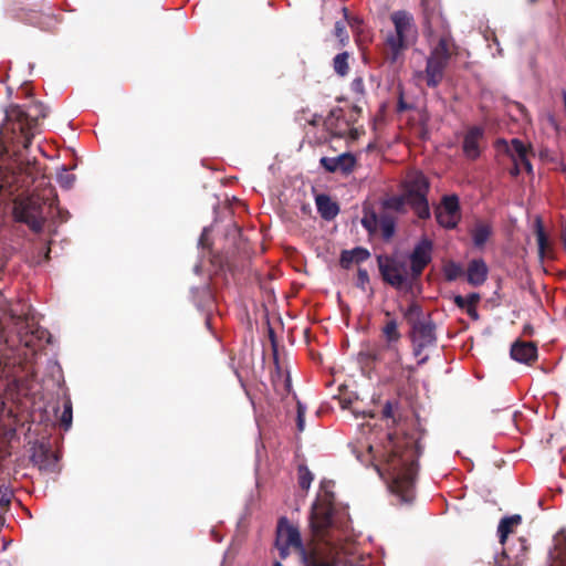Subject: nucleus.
<instances>
[{"instance_id":"1","label":"nucleus","mask_w":566,"mask_h":566,"mask_svg":"<svg viewBox=\"0 0 566 566\" xmlns=\"http://www.w3.org/2000/svg\"><path fill=\"white\" fill-rule=\"evenodd\" d=\"M45 336V331L38 327L30 315V307L18 302L8 305L0 294V387L7 384L10 377L18 378V366L23 359H29V353L34 354L38 342Z\"/></svg>"},{"instance_id":"2","label":"nucleus","mask_w":566,"mask_h":566,"mask_svg":"<svg viewBox=\"0 0 566 566\" xmlns=\"http://www.w3.org/2000/svg\"><path fill=\"white\" fill-rule=\"evenodd\" d=\"M332 499L326 495L324 500L313 504L311 513V528L317 541L315 547L303 557L306 566H336L342 556L355 553L354 543L346 539V534L333 518Z\"/></svg>"},{"instance_id":"3","label":"nucleus","mask_w":566,"mask_h":566,"mask_svg":"<svg viewBox=\"0 0 566 566\" xmlns=\"http://www.w3.org/2000/svg\"><path fill=\"white\" fill-rule=\"evenodd\" d=\"M386 458L384 470L391 479L390 490L402 502L413 499L415 478L417 474V459L419 447L411 439H392L389 437L385 447Z\"/></svg>"},{"instance_id":"4","label":"nucleus","mask_w":566,"mask_h":566,"mask_svg":"<svg viewBox=\"0 0 566 566\" xmlns=\"http://www.w3.org/2000/svg\"><path fill=\"white\" fill-rule=\"evenodd\" d=\"M428 189L429 184L427 178L419 171H411L405 178L403 193L387 199L385 207L399 211L408 203L420 219H427L430 216L427 200Z\"/></svg>"},{"instance_id":"5","label":"nucleus","mask_w":566,"mask_h":566,"mask_svg":"<svg viewBox=\"0 0 566 566\" xmlns=\"http://www.w3.org/2000/svg\"><path fill=\"white\" fill-rule=\"evenodd\" d=\"M46 116V108L40 102H30L23 106H11L6 112V119L11 124L12 132L19 130L21 143L28 148L32 137L39 132V120Z\"/></svg>"},{"instance_id":"6","label":"nucleus","mask_w":566,"mask_h":566,"mask_svg":"<svg viewBox=\"0 0 566 566\" xmlns=\"http://www.w3.org/2000/svg\"><path fill=\"white\" fill-rule=\"evenodd\" d=\"M52 189H44L43 193H32L22 198L20 195L14 199V218L27 223L33 231L39 232L46 218V209L53 205Z\"/></svg>"},{"instance_id":"7","label":"nucleus","mask_w":566,"mask_h":566,"mask_svg":"<svg viewBox=\"0 0 566 566\" xmlns=\"http://www.w3.org/2000/svg\"><path fill=\"white\" fill-rule=\"evenodd\" d=\"M390 19L395 31L387 35L386 43L390 50L389 60L396 63L403 51L416 42L418 30L412 15L407 11H395Z\"/></svg>"},{"instance_id":"8","label":"nucleus","mask_w":566,"mask_h":566,"mask_svg":"<svg viewBox=\"0 0 566 566\" xmlns=\"http://www.w3.org/2000/svg\"><path fill=\"white\" fill-rule=\"evenodd\" d=\"M450 59V44L447 38L439 40L438 44L431 50L424 72H419L418 76L424 75L427 85L436 87L443 78L444 69Z\"/></svg>"},{"instance_id":"9","label":"nucleus","mask_w":566,"mask_h":566,"mask_svg":"<svg viewBox=\"0 0 566 566\" xmlns=\"http://www.w3.org/2000/svg\"><path fill=\"white\" fill-rule=\"evenodd\" d=\"M38 169L33 165L21 168L19 172L4 170L0 172V201H6L20 189H28L35 180Z\"/></svg>"},{"instance_id":"10","label":"nucleus","mask_w":566,"mask_h":566,"mask_svg":"<svg viewBox=\"0 0 566 566\" xmlns=\"http://www.w3.org/2000/svg\"><path fill=\"white\" fill-rule=\"evenodd\" d=\"M276 546L281 556L284 558L289 554L290 548H295L302 556L306 555L298 530L290 525L285 520L281 521L277 527Z\"/></svg>"},{"instance_id":"11","label":"nucleus","mask_w":566,"mask_h":566,"mask_svg":"<svg viewBox=\"0 0 566 566\" xmlns=\"http://www.w3.org/2000/svg\"><path fill=\"white\" fill-rule=\"evenodd\" d=\"M436 219L438 223L446 229H453L461 219L459 199L457 196L443 197L441 203L436 209Z\"/></svg>"},{"instance_id":"12","label":"nucleus","mask_w":566,"mask_h":566,"mask_svg":"<svg viewBox=\"0 0 566 566\" xmlns=\"http://www.w3.org/2000/svg\"><path fill=\"white\" fill-rule=\"evenodd\" d=\"M509 156L511 157L514 167L511 171L512 175H518L522 170L531 174L533 171L532 164L528 160V147L520 139H512L511 143L505 140L500 142Z\"/></svg>"},{"instance_id":"13","label":"nucleus","mask_w":566,"mask_h":566,"mask_svg":"<svg viewBox=\"0 0 566 566\" xmlns=\"http://www.w3.org/2000/svg\"><path fill=\"white\" fill-rule=\"evenodd\" d=\"M379 269L386 282L401 289L407 283V269L402 263L391 259H379Z\"/></svg>"},{"instance_id":"14","label":"nucleus","mask_w":566,"mask_h":566,"mask_svg":"<svg viewBox=\"0 0 566 566\" xmlns=\"http://www.w3.org/2000/svg\"><path fill=\"white\" fill-rule=\"evenodd\" d=\"M411 333V338L413 343V354L415 356H420L422 349L426 347L432 346L436 342L434 335V326L428 319L421 324L415 325Z\"/></svg>"},{"instance_id":"15","label":"nucleus","mask_w":566,"mask_h":566,"mask_svg":"<svg viewBox=\"0 0 566 566\" xmlns=\"http://www.w3.org/2000/svg\"><path fill=\"white\" fill-rule=\"evenodd\" d=\"M432 243L422 239L413 249L410 255L411 271L415 276L421 274L427 264L431 261Z\"/></svg>"},{"instance_id":"16","label":"nucleus","mask_w":566,"mask_h":566,"mask_svg":"<svg viewBox=\"0 0 566 566\" xmlns=\"http://www.w3.org/2000/svg\"><path fill=\"white\" fill-rule=\"evenodd\" d=\"M527 545L524 538H518L516 547L509 546L497 559L500 566H524Z\"/></svg>"},{"instance_id":"17","label":"nucleus","mask_w":566,"mask_h":566,"mask_svg":"<svg viewBox=\"0 0 566 566\" xmlns=\"http://www.w3.org/2000/svg\"><path fill=\"white\" fill-rule=\"evenodd\" d=\"M321 165L329 172L342 171L349 174L355 166V157L349 153L340 154L336 157H322Z\"/></svg>"},{"instance_id":"18","label":"nucleus","mask_w":566,"mask_h":566,"mask_svg":"<svg viewBox=\"0 0 566 566\" xmlns=\"http://www.w3.org/2000/svg\"><path fill=\"white\" fill-rule=\"evenodd\" d=\"M482 129L478 127L471 128L463 140V151L469 159H475L480 155V139L482 137Z\"/></svg>"},{"instance_id":"19","label":"nucleus","mask_w":566,"mask_h":566,"mask_svg":"<svg viewBox=\"0 0 566 566\" xmlns=\"http://www.w3.org/2000/svg\"><path fill=\"white\" fill-rule=\"evenodd\" d=\"M488 277V266L482 260H473L470 262L467 272L468 282L478 286L483 284Z\"/></svg>"},{"instance_id":"20","label":"nucleus","mask_w":566,"mask_h":566,"mask_svg":"<svg viewBox=\"0 0 566 566\" xmlns=\"http://www.w3.org/2000/svg\"><path fill=\"white\" fill-rule=\"evenodd\" d=\"M537 349L532 343H515L511 348L514 360L528 364L536 358Z\"/></svg>"},{"instance_id":"21","label":"nucleus","mask_w":566,"mask_h":566,"mask_svg":"<svg viewBox=\"0 0 566 566\" xmlns=\"http://www.w3.org/2000/svg\"><path fill=\"white\" fill-rule=\"evenodd\" d=\"M32 461L42 471L53 472L56 465V457L48 449L40 447L32 454Z\"/></svg>"},{"instance_id":"22","label":"nucleus","mask_w":566,"mask_h":566,"mask_svg":"<svg viewBox=\"0 0 566 566\" xmlns=\"http://www.w3.org/2000/svg\"><path fill=\"white\" fill-rule=\"evenodd\" d=\"M522 523V516L514 514L511 516L503 517L497 526L499 539L502 545L505 544L510 534H512L520 524Z\"/></svg>"},{"instance_id":"23","label":"nucleus","mask_w":566,"mask_h":566,"mask_svg":"<svg viewBox=\"0 0 566 566\" xmlns=\"http://www.w3.org/2000/svg\"><path fill=\"white\" fill-rule=\"evenodd\" d=\"M316 206L321 216L326 220L333 219L338 213V206L328 196H317Z\"/></svg>"},{"instance_id":"24","label":"nucleus","mask_w":566,"mask_h":566,"mask_svg":"<svg viewBox=\"0 0 566 566\" xmlns=\"http://www.w3.org/2000/svg\"><path fill=\"white\" fill-rule=\"evenodd\" d=\"M471 234L474 245L482 247L488 241L491 234V228L489 224L484 222H479L473 228Z\"/></svg>"},{"instance_id":"25","label":"nucleus","mask_w":566,"mask_h":566,"mask_svg":"<svg viewBox=\"0 0 566 566\" xmlns=\"http://www.w3.org/2000/svg\"><path fill=\"white\" fill-rule=\"evenodd\" d=\"M369 258V252L366 249L356 248L352 251H344L342 253L340 262L344 266L348 263L356 261L361 262Z\"/></svg>"},{"instance_id":"26","label":"nucleus","mask_w":566,"mask_h":566,"mask_svg":"<svg viewBox=\"0 0 566 566\" xmlns=\"http://www.w3.org/2000/svg\"><path fill=\"white\" fill-rule=\"evenodd\" d=\"M403 316L408 324L411 325V327L427 321L422 318L421 307L416 303H412L407 307V310L403 313Z\"/></svg>"},{"instance_id":"27","label":"nucleus","mask_w":566,"mask_h":566,"mask_svg":"<svg viewBox=\"0 0 566 566\" xmlns=\"http://www.w3.org/2000/svg\"><path fill=\"white\" fill-rule=\"evenodd\" d=\"M395 220L391 217L382 216L379 219L378 230H380L382 237L389 240L395 233Z\"/></svg>"},{"instance_id":"28","label":"nucleus","mask_w":566,"mask_h":566,"mask_svg":"<svg viewBox=\"0 0 566 566\" xmlns=\"http://www.w3.org/2000/svg\"><path fill=\"white\" fill-rule=\"evenodd\" d=\"M334 70L340 76L348 73V53L343 52L334 57Z\"/></svg>"},{"instance_id":"29","label":"nucleus","mask_w":566,"mask_h":566,"mask_svg":"<svg viewBox=\"0 0 566 566\" xmlns=\"http://www.w3.org/2000/svg\"><path fill=\"white\" fill-rule=\"evenodd\" d=\"M382 333L389 343L397 342L400 337V334L398 332V325L395 319H390L385 324V326L382 327Z\"/></svg>"},{"instance_id":"30","label":"nucleus","mask_w":566,"mask_h":566,"mask_svg":"<svg viewBox=\"0 0 566 566\" xmlns=\"http://www.w3.org/2000/svg\"><path fill=\"white\" fill-rule=\"evenodd\" d=\"M361 224L369 233H376L378 231L379 219L374 212H366L361 219Z\"/></svg>"},{"instance_id":"31","label":"nucleus","mask_w":566,"mask_h":566,"mask_svg":"<svg viewBox=\"0 0 566 566\" xmlns=\"http://www.w3.org/2000/svg\"><path fill=\"white\" fill-rule=\"evenodd\" d=\"M536 239H537V245H538V254H539L541 259H543L545 256V250H546V247L548 243H547V238L545 235L544 229L539 221L537 222V227H536Z\"/></svg>"},{"instance_id":"32","label":"nucleus","mask_w":566,"mask_h":566,"mask_svg":"<svg viewBox=\"0 0 566 566\" xmlns=\"http://www.w3.org/2000/svg\"><path fill=\"white\" fill-rule=\"evenodd\" d=\"M443 272L448 281H454L462 273V268L454 262H449L444 265Z\"/></svg>"},{"instance_id":"33","label":"nucleus","mask_w":566,"mask_h":566,"mask_svg":"<svg viewBox=\"0 0 566 566\" xmlns=\"http://www.w3.org/2000/svg\"><path fill=\"white\" fill-rule=\"evenodd\" d=\"M57 182L61 187L69 189L72 187L75 177L73 174L69 172L64 167L57 174Z\"/></svg>"},{"instance_id":"34","label":"nucleus","mask_w":566,"mask_h":566,"mask_svg":"<svg viewBox=\"0 0 566 566\" xmlns=\"http://www.w3.org/2000/svg\"><path fill=\"white\" fill-rule=\"evenodd\" d=\"M300 486L303 490H308L313 481V475L307 468L301 467L298 470Z\"/></svg>"},{"instance_id":"35","label":"nucleus","mask_w":566,"mask_h":566,"mask_svg":"<svg viewBox=\"0 0 566 566\" xmlns=\"http://www.w3.org/2000/svg\"><path fill=\"white\" fill-rule=\"evenodd\" d=\"M335 36L339 40L342 45H345L348 41V34L346 32L345 24L340 21L335 23Z\"/></svg>"},{"instance_id":"36","label":"nucleus","mask_w":566,"mask_h":566,"mask_svg":"<svg viewBox=\"0 0 566 566\" xmlns=\"http://www.w3.org/2000/svg\"><path fill=\"white\" fill-rule=\"evenodd\" d=\"M305 411L306 408L301 402H297V430L300 432L305 428Z\"/></svg>"},{"instance_id":"37","label":"nucleus","mask_w":566,"mask_h":566,"mask_svg":"<svg viewBox=\"0 0 566 566\" xmlns=\"http://www.w3.org/2000/svg\"><path fill=\"white\" fill-rule=\"evenodd\" d=\"M61 421L62 423L64 424L65 429H69L71 423H72V409H71V406L66 405L64 410H63V413H62V417H61Z\"/></svg>"},{"instance_id":"38","label":"nucleus","mask_w":566,"mask_h":566,"mask_svg":"<svg viewBox=\"0 0 566 566\" xmlns=\"http://www.w3.org/2000/svg\"><path fill=\"white\" fill-rule=\"evenodd\" d=\"M357 281H358V285H359L361 289H365V286L368 284V282H369V275H368V272H367L365 269H359V270H358V273H357Z\"/></svg>"},{"instance_id":"39","label":"nucleus","mask_w":566,"mask_h":566,"mask_svg":"<svg viewBox=\"0 0 566 566\" xmlns=\"http://www.w3.org/2000/svg\"><path fill=\"white\" fill-rule=\"evenodd\" d=\"M480 294L478 293H471L469 294L468 296H465V300H467V306H476V304L479 303L480 301Z\"/></svg>"},{"instance_id":"40","label":"nucleus","mask_w":566,"mask_h":566,"mask_svg":"<svg viewBox=\"0 0 566 566\" xmlns=\"http://www.w3.org/2000/svg\"><path fill=\"white\" fill-rule=\"evenodd\" d=\"M468 315L470 317H472L473 319H478L479 318V314H478V311H476V306H467L464 307Z\"/></svg>"},{"instance_id":"41","label":"nucleus","mask_w":566,"mask_h":566,"mask_svg":"<svg viewBox=\"0 0 566 566\" xmlns=\"http://www.w3.org/2000/svg\"><path fill=\"white\" fill-rule=\"evenodd\" d=\"M454 303H455L460 308H464V307H465V305H467L465 296L457 295V296L454 297Z\"/></svg>"},{"instance_id":"42","label":"nucleus","mask_w":566,"mask_h":566,"mask_svg":"<svg viewBox=\"0 0 566 566\" xmlns=\"http://www.w3.org/2000/svg\"><path fill=\"white\" fill-rule=\"evenodd\" d=\"M375 469L380 474V476H382L384 473H382L381 469L378 465H375Z\"/></svg>"},{"instance_id":"43","label":"nucleus","mask_w":566,"mask_h":566,"mask_svg":"<svg viewBox=\"0 0 566 566\" xmlns=\"http://www.w3.org/2000/svg\"><path fill=\"white\" fill-rule=\"evenodd\" d=\"M428 357H423L419 360V364H423L427 360Z\"/></svg>"},{"instance_id":"44","label":"nucleus","mask_w":566,"mask_h":566,"mask_svg":"<svg viewBox=\"0 0 566 566\" xmlns=\"http://www.w3.org/2000/svg\"><path fill=\"white\" fill-rule=\"evenodd\" d=\"M361 83H363L361 80L354 81V84H360L361 85Z\"/></svg>"},{"instance_id":"45","label":"nucleus","mask_w":566,"mask_h":566,"mask_svg":"<svg viewBox=\"0 0 566 566\" xmlns=\"http://www.w3.org/2000/svg\"><path fill=\"white\" fill-rule=\"evenodd\" d=\"M385 413H386L387 416H389V415H390L389 407H388V408H386Z\"/></svg>"},{"instance_id":"46","label":"nucleus","mask_w":566,"mask_h":566,"mask_svg":"<svg viewBox=\"0 0 566 566\" xmlns=\"http://www.w3.org/2000/svg\"><path fill=\"white\" fill-rule=\"evenodd\" d=\"M368 450H369V452L371 453V452H373V450H374L373 446H368Z\"/></svg>"},{"instance_id":"47","label":"nucleus","mask_w":566,"mask_h":566,"mask_svg":"<svg viewBox=\"0 0 566 566\" xmlns=\"http://www.w3.org/2000/svg\"><path fill=\"white\" fill-rule=\"evenodd\" d=\"M273 566H282V564L276 562Z\"/></svg>"}]
</instances>
